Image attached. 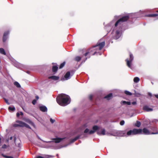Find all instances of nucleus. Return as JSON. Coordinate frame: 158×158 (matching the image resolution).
I'll return each mask as SVG.
<instances>
[{
	"label": "nucleus",
	"instance_id": "2",
	"mask_svg": "<svg viewBox=\"0 0 158 158\" xmlns=\"http://www.w3.org/2000/svg\"><path fill=\"white\" fill-rule=\"evenodd\" d=\"M130 17L128 15L122 16L115 23L114 26L116 27L118 25H121L122 23L127 21L129 19Z\"/></svg>",
	"mask_w": 158,
	"mask_h": 158
},
{
	"label": "nucleus",
	"instance_id": "3",
	"mask_svg": "<svg viewBox=\"0 0 158 158\" xmlns=\"http://www.w3.org/2000/svg\"><path fill=\"white\" fill-rule=\"evenodd\" d=\"M105 45V41H103L101 43L98 42L97 43L96 45L95 46H93V47H95V48L96 49L95 50L97 51V53H98L104 47Z\"/></svg>",
	"mask_w": 158,
	"mask_h": 158
},
{
	"label": "nucleus",
	"instance_id": "50",
	"mask_svg": "<svg viewBox=\"0 0 158 158\" xmlns=\"http://www.w3.org/2000/svg\"><path fill=\"white\" fill-rule=\"evenodd\" d=\"M20 114L21 115H22V116H23V112H20Z\"/></svg>",
	"mask_w": 158,
	"mask_h": 158
},
{
	"label": "nucleus",
	"instance_id": "44",
	"mask_svg": "<svg viewBox=\"0 0 158 158\" xmlns=\"http://www.w3.org/2000/svg\"><path fill=\"white\" fill-rule=\"evenodd\" d=\"M5 101L6 102L8 105H9L10 104V103L8 101V100L6 99H5Z\"/></svg>",
	"mask_w": 158,
	"mask_h": 158
},
{
	"label": "nucleus",
	"instance_id": "34",
	"mask_svg": "<svg viewBox=\"0 0 158 158\" xmlns=\"http://www.w3.org/2000/svg\"><path fill=\"white\" fill-rule=\"evenodd\" d=\"M80 137V136H77L76 137H75L73 139H74V141H76L78 139H79Z\"/></svg>",
	"mask_w": 158,
	"mask_h": 158
},
{
	"label": "nucleus",
	"instance_id": "57",
	"mask_svg": "<svg viewBox=\"0 0 158 158\" xmlns=\"http://www.w3.org/2000/svg\"><path fill=\"white\" fill-rule=\"evenodd\" d=\"M1 138L0 137V143H1Z\"/></svg>",
	"mask_w": 158,
	"mask_h": 158
},
{
	"label": "nucleus",
	"instance_id": "40",
	"mask_svg": "<svg viewBox=\"0 0 158 158\" xmlns=\"http://www.w3.org/2000/svg\"><path fill=\"white\" fill-rule=\"evenodd\" d=\"M89 129H88L86 128L84 131V132L85 133H87V132H89Z\"/></svg>",
	"mask_w": 158,
	"mask_h": 158
},
{
	"label": "nucleus",
	"instance_id": "14",
	"mask_svg": "<svg viewBox=\"0 0 158 158\" xmlns=\"http://www.w3.org/2000/svg\"><path fill=\"white\" fill-rule=\"evenodd\" d=\"M40 110L43 112H45L47 110V108L44 106H40Z\"/></svg>",
	"mask_w": 158,
	"mask_h": 158
},
{
	"label": "nucleus",
	"instance_id": "19",
	"mask_svg": "<svg viewBox=\"0 0 158 158\" xmlns=\"http://www.w3.org/2000/svg\"><path fill=\"white\" fill-rule=\"evenodd\" d=\"M81 57L79 56H76L75 58V60L77 62H79L81 59Z\"/></svg>",
	"mask_w": 158,
	"mask_h": 158
},
{
	"label": "nucleus",
	"instance_id": "55",
	"mask_svg": "<svg viewBox=\"0 0 158 158\" xmlns=\"http://www.w3.org/2000/svg\"><path fill=\"white\" fill-rule=\"evenodd\" d=\"M16 139V137H14V140H15V141Z\"/></svg>",
	"mask_w": 158,
	"mask_h": 158
},
{
	"label": "nucleus",
	"instance_id": "1",
	"mask_svg": "<svg viewBox=\"0 0 158 158\" xmlns=\"http://www.w3.org/2000/svg\"><path fill=\"white\" fill-rule=\"evenodd\" d=\"M70 99V97L68 95L64 94L59 95L56 97V100L57 103L60 106H64L68 104V102Z\"/></svg>",
	"mask_w": 158,
	"mask_h": 158
},
{
	"label": "nucleus",
	"instance_id": "54",
	"mask_svg": "<svg viewBox=\"0 0 158 158\" xmlns=\"http://www.w3.org/2000/svg\"><path fill=\"white\" fill-rule=\"evenodd\" d=\"M148 94L150 96H152V94H150V93H149Z\"/></svg>",
	"mask_w": 158,
	"mask_h": 158
},
{
	"label": "nucleus",
	"instance_id": "32",
	"mask_svg": "<svg viewBox=\"0 0 158 158\" xmlns=\"http://www.w3.org/2000/svg\"><path fill=\"white\" fill-rule=\"evenodd\" d=\"M8 110H10L14 111L15 110V108L14 107H11L9 106L8 108Z\"/></svg>",
	"mask_w": 158,
	"mask_h": 158
},
{
	"label": "nucleus",
	"instance_id": "5",
	"mask_svg": "<svg viewBox=\"0 0 158 158\" xmlns=\"http://www.w3.org/2000/svg\"><path fill=\"white\" fill-rule=\"evenodd\" d=\"M142 130L143 134L145 135H148L150 134H158V131L156 130L155 132H152L150 133V131L146 128H144Z\"/></svg>",
	"mask_w": 158,
	"mask_h": 158
},
{
	"label": "nucleus",
	"instance_id": "48",
	"mask_svg": "<svg viewBox=\"0 0 158 158\" xmlns=\"http://www.w3.org/2000/svg\"><path fill=\"white\" fill-rule=\"evenodd\" d=\"M36 158H44V157H43L41 156H37L36 157Z\"/></svg>",
	"mask_w": 158,
	"mask_h": 158
},
{
	"label": "nucleus",
	"instance_id": "4",
	"mask_svg": "<svg viewBox=\"0 0 158 158\" xmlns=\"http://www.w3.org/2000/svg\"><path fill=\"white\" fill-rule=\"evenodd\" d=\"M130 58L129 59H127L125 60L127 62V66L129 68H131L132 65V62L134 59V56L130 52L129 53Z\"/></svg>",
	"mask_w": 158,
	"mask_h": 158
},
{
	"label": "nucleus",
	"instance_id": "38",
	"mask_svg": "<svg viewBox=\"0 0 158 158\" xmlns=\"http://www.w3.org/2000/svg\"><path fill=\"white\" fill-rule=\"evenodd\" d=\"M36 100H35V99L33 100L32 101V103L34 105H35L36 104Z\"/></svg>",
	"mask_w": 158,
	"mask_h": 158
},
{
	"label": "nucleus",
	"instance_id": "60",
	"mask_svg": "<svg viewBox=\"0 0 158 158\" xmlns=\"http://www.w3.org/2000/svg\"><path fill=\"white\" fill-rule=\"evenodd\" d=\"M31 123H32V124H33V123H32V122H31Z\"/></svg>",
	"mask_w": 158,
	"mask_h": 158
},
{
	"label": "nucleus",
	"instance_id": "29",
	"mask_svg": "<svg viewBox=\"0 0 158 158\" xmlns=\"http://www.w3.org/2000/svg\"><path fill=\"white\" fill-rule=\"evenodd\" d=\"M123 103L124 104H126L127 105H130L131 104V103L130 102H127L126 101H122Z\"/></svg>",
	"mask_w": 158,
	"mask_h": 158
},
{
	"label": "nucleus",
	"instance_id": "23",
	"mask_svg": "<svg viewBox=\"0 0 158 158\" xmlns=\"http://www.w3.org/2000/svg\"><path fill=\"white\" fill-rule=\"evenodd\" d=\"M133 80L135 82L137 83L139 81L140 79L138 77H136L134 78Z\"/></svg>",
	"mask_w": 158,
	"mask_h": 158
},
{
	"label": "nucleus",
	"instance_id": "9",
	"mask_svg": "<svg viewBox=\"0 0 158 158\" xmlns=\"http://www.w3.org/2000/svg\"><path fill=\"white\" fill-rule=\"evenodd\" d=\"M9 34V31H6L4 32L3 37V42H6L7 39V36Z\"/></svg>",
	"mask_w": 158,
	"mask_h": 158
},
{
	"label": "nucleus",
	"instance_id": "16",
	"mask_svg": "<svg viewBox=\"0 0 158 158\" xmlns=\"http://www.w3.org/2000/svg\"><path fill=\"white\" fill-rule=\"evenodd\" d=\"M49 79H51L52 80H57L59 79V77L58 76H51L49 77H48Z\"/></svg>",
	"mask_w": 158,
	"mask_h": 158
},
{
	"label": "nucleus",
	"instance_id": "6",
	"mask_svg": "<svg viewBox=\"0 0 158 158\" xmlns=\"http://www.w3.org/2000/svg\"><path fill=\"white\" fill-rule=\"evenodd\" d=\"M16 122L17 123H19V127H27V128H29V129H31V127L30 126L28 125L27 124H26V123L23 122L22 121H20L19 120H17L16 121Z\"/></svg>",
	"mask_w": 158,
	"mask_h": 158
},
{
	"label": "nucleus",
	"instance_id": "49",
	"mask_svg": "<svg viewBox=\"0 0 158 158\" xmlns=\"http://www.w3.org/2000/svg\"><path fill=\"white\" fill-rule=\"evenodd\" d=\"M75 141H74V139H72L71 140V143H73Z\"/></svg>",
	"mask_w": 158,
	"mask_h": 158
},
{
	"label": "nucleus",
	"instance_id": "7",
	"mask_svg": "<svg viewBox=\"0 0 158 158\" xmlns=\"http://www.w3.org/2000/svg\"><path fill=\"white\" fill-rule=\"evenodd\" d=\"M133 135H136L137 134H142V129H134L132 130Z\"/></svg>",
	"mask_w": 158,
	"mask_h": 158
},
{
	"label": "nucleus",
	"instance_id": "39",
	"mask_svg": "<svg viewBox=\"0 0 158 158\" xmlns=\"http://www.w3.org/2000/svg\"><path fill=\"white\" fill-rule=\"evenodd\" d=\"M94 131L93 130H91L89 132V134H92L94 133Z\"/></svg>",
	"mask_w": 158,
	"mask_h": 158
},
{
	"label": "nucleus",
	"instance_id": "21",
	"mask_svg": "<svg viewBox=\"0 0 158 158\" xmlns=\"http://www.w3.org/2000/svg\"><path fill=\"white\" fill-rule=\"evenodd\" d=\"M97 134L99 135H104L105 134V130L104 129H103L102 130L101 133H100L99 132H97Z\"/></svg>",
	"mask_w": 158,
	"mask_h": 158
},
{
	"label": "nucleus",
	"instance_id": "56",
	"mask_svg": "<svg viewBox=\"0 0 158 158\" xmlns=\"http://www.w3.org/2000/svg\"><path fill=\"white\" fill-rule=\"evenodd\" d=\"M71 73H73V71H71Z\"/></svg>",
	"mask_w": 158,
	"mask_h": 158
},
{
	"label": "nucleus",
	"instance_id": "35",
	"mask_svg": "<svg viewBox=\"0 0 158 158\" xmlns=\"http://www.w3.org/2000/svg\"><path fill=\"white\" fill-rule=\"evenodd\" d=\"M80 137V136H77L76 137H75L73 139H74V141H76L78 139H79Z\"/></svg>",
	"mask_w": 158,
	"mask_h": 158
},
{
	"label": "nucleus",
	"instance_id": "22",
	"mask_svg": "<svg viewBox=\"0 0 158 158\" xmlns=\"http://www.w3.org/2000/svg\"><path fill=\"white\" fill-rule=\"evenodd\" d=\"M141 125L140 122L137 121L135 123V126L137 127H139Z\"/></svg>",
	"mask_w": 158,
	"mask_h": 158
},
{
	"label": "nucleus",
	"instance_id": "26",
	"mask_svg": "<svg viewBox=\"0 0 158 158\" xmlns=\"http://www.w3.org/2000/svg\"><path fill=\"white\" fill-rule=\"evenodd\" d=\"M14 84L18 88H20L21 87L20 85L17 81L15 82L14 83Z\"/></svg>",
	"mask_w": 158,
	"mask_h": 158
},
{
	"label": "nucleus",
	"instance_id": "31",
	"mask_svg": "<svg viewBox=\"0 0 158 158\" xmlns=\"http://www.w3.org/2000/svg\"><path fill=\"white\" fill-rule=\"evenodd\" d=\"M125 94L127 95H131L132 94V93L127 91H125Z\"/></svg>",
	"mask_w": 158,
	"mask_h": 158
},
{
	"label": "nucleus",
	"instance_id": "33",
	"mask_svg": "<svg viewBox=\"0 0 158 158\" xmlns=\"http://www.w3.org/2000/svg\"><path fill=\"white\" fill-rule=\"evenodd\" d=\"M131 134L133 135L132 130H130L128 131L127 133V135H130Z\"/></svg>",
	"mask_w": 158,
	"mask_h": 158
},
{
	"label": "nucleus",
	"instance_id": "53",
	"mask_svg": "<svg viewBox=\"0 0 158 158\" xmlns=\"http://www.w3.org/2000/svg\"><path fill=\"white\" fill-rule=\"evenodd\" d=\"M13 139V137L12 136H11L10 137V140H12Z\"/></svg>",
	"mask_w": 158,
	"mask_h": 158
},
{
	"label": "nucleus",
	"instance_id": "13",
	"mask_svg": "<svg viewBox=\"0 0 158 158\" xmlns=\"http://www.w3.org/2000/svg\"><path fill=\"white\" fill-rule=\"evenodd\" d=\"M64 139V138H54L53 139V140H55V143H60Z\"/></svg>",
	"mask_w": 158,
	"mask_h": 158
},
{
	"label": "nucleus",
	"instance_id": "51",
	"mask_svg": "<svg viewBox=\"0 0 158 158\" xmlns=\"http://www.w3.org/2000/svg\"><path fill=\"white\" fill-rule=\"evenodd\" d=\"M35 98L36 99V100H38L39 99V97H38V96H36L35 97Z\"/></svg>",
	"mask_w": 158,
	"mask_h": 158
},
{
	"label": "nucleus",
	"instance_id": "24",
	"mask_svg": "<svg viewBox=\"0 0 158 158\" xmlns=\"http://www.w3.org/2000/svg\"><path fill=\"white\" fill-rule=\"evenodd\" d=\"M120 37V33L118 31H116V39H118Z\"/></svg>",
	"mask_w": 158,
	"mask_h": 158
},
{
	"label": "nucleus",
	"instance_id": "47",
	"mask_svg": "<svg viewBox=\"0 0 158 158\" xmlns=\"http://www.w3.org/2000/svg\"><path fill=\"white\" fill-rule=\"evenodd\" d=\"M20 114L18 112L16 114V116H17V117H19V115H20Z\"/></svg>",
	"mask_w": 158,
	"mask_h": 158
},
{
	"label": "nucleus",
	"instance_id": "15",
	"mask_svg": "<svg viewBox=\"0 0 158 158\" xmlns=\"http://www.w3.org/2000/svg\"><path fill=\"white\" fill-rule=\"evenodd\" d=\"M113 96L112 93H110L104 97V98L106 99L107 100H109L111 99Z\"/></svg>",
	"mask_w": 158,
	"mask_h": 158
},
{
	"label": "nucleus",
	"instance_id": "58",
	"mask_svg": "<svg viewBox=\"0 0 158 158\" xmlns=\"http://www.w3.org/2000/svg\"><path fill=\"white\" fill-rule=\"evenodd\" d=\"M46 142V143H49V142Z\"/></svg>",
	"mask_w": 158,
	"mask_h": 158
},
{
	"label": "nucleus",
	"instance_id": "30",
	"mask_svg": "<svg viewBox=\"0 0 158 158\" xmlns=\"http://www.w3.org/2000/svg\"><path fill=\"white\" fill-rule=\"evenodd\" d=\"M2 156L6 158H13V157L12 156H7L4 155L3 154H2Z\"/></svg>",
	"mask_w": 158,
	"mask_h": 158
},
{
	"label": "nucleus",
	"instance_id": "20",
	"mask_svg": "<svg viewBox=\"0 0 158 158\" xmlns=\"http://www.w3.org/2000/svg\"><path fill=\"white\" fill-rule=\"evenodd\" d=\"M0 53L4 55H6V53L3 48H0Z\"/></svg>",
	"mask_w": 158,
	"mask_h": 158
},
{
	"label": "nucleus",
	"instance_id": "12",
	"mask_svg": "<svg viewBox=\"0 0 158 158\" xmlns=\"http://www.w3.org/2000/svg\"><path fill=\"white\" fill-rule=\"evenodd\" d=\"M70 72H67L64 76V78H65L66 80H67L70 78Z\"/></svg>",
	"mask_w": 158,
	"mask_h": 158
},
{
	"label": "nucleus",
	"instance_id": "41",
	"mask_svg": "<svg viewBox=\"0 0 158 158\" xmlns=\"http://www.w3.org/2000/svg\"><path fill=\"white\" fill-rule=\"evenodd\" d=\"M93 96L92 95H90L89 96V99L91 101L93 99Z\"/></svg>",
	"mask_w": 158,
	"mask_h": 158
},
{
	"label": "nucleus",
	"instance_id": "11",
	"mask_svg": "<svg viewBox=\"0 0 158 158\" xmlns=\"http://www.w3.org/2000/svg\"><path fill=\"white\" fill-rule=\"evenodd\" d=\"M143 110L146 111H150L153 110V109L151 108H149V106H144L143 107Z\"/></svg>",
	"mask_w": 158,
	"mask_h": 158
},
{
	"label": "nucleus",
	"instance_id": "18",
	"mask_svg": "<svg viewBox=\"0 0 158 158\" xmlns=\"http://www.w3.org/2000/svg\"><path fill=\"white\" fill-rule=\"evenodd\" d=\"M58 67L56 66H53L52 68V71L53 72H56L57 71Z\"/></svg>",
	"mask_w": 158,
	"mask_h": 158
},
{
	"label": "nucleus",
	"instance_id": "43",
	"mask_svg": "<svg viewBox=\"0 0 158 158\" xmlns=\"http://www.w3.org/2000/svg\"><path fill=\"white\" fill-rule=\"evenodd\" d=\"M7 145L6 144H4L2 145V148H7Z\"/></svg>",
	"mask_w": 158,
	"mask_h": 158
},
{
	"label": "nucleus",
	"instance_id": "27",
	"mask_svg": "<svg viewBox=\"0 0 158 158\" xmlns=\"http://www.w3.org/2000/svg\"><path fill=\"white\" fill-rule=\"evenodd\" d=\"M65 64V62H64L63 63H61L60 66H59V69H61L63 68V67L64 66Z\"/></svg>",
	"mask_w": 158,
	"mask_h": 158
},
{
	"label": "nucleus",
	"instance_id": "42",
	"mask_svg": "<svg viewBox=\"0 0 158 158\" xmlns=\"http://www.w3.org/2000/svg\"><path fill=\"white\" fill-rule=\"evenodd\" d=\"M50 121L52 123H53L55 121V120L51 118L50 119Z\"/></svg>",
	"mask_w": 158,
	"mask_h": 158
},
{
	"label": "nucleus",
	"instance_id": "52",
	"mask_svg": "<svg viewBox=\"0 0 158 158\" xmlns=\"http://www.w3.org/2000/svg\"><path fill=\"white\" fill-rule=\"evenodd\" d=\"M155 97L158 99V94L155 95Z\"/></svg>",
	"mask_w": 158,
	"mask_h": 158
},
{
	"label": "nucleus",
	"instance_id": "17",
	"mask_svg": "<svg viewBox=\"0 0 158 158\" xmlns=\"http://www.w3.org/2000/svg\"><path fill=\"white\" fill-rule=\"evenodd\" d=\"M158 16V14H149L147 15L146 16L148 17H155Z\"/></svg>",
	"mask_w": 158,
	"mask_h": 158
},
{
	"label": "nucleus",
	"instance_id": "8",
	"mask_svg": "<svg viewBox=\"0 0 158 158\" xmlns=\"http://www.w3.org/2000/svg\"><path fill=\"white\" fill-rule=\"evenodd\" d=\"M95 47L93 46L92 47L88 49L92 54V55H94L97 53V51L95 50L96 49L95 48Z\"/></svg>",
	"mask_w": 158,
	"mask_h": 158
},
{
	"label": "nucleus",
	"instance_id": "45",
	"mask_svg": "<svg viewBox=\"0 0 158 158\" xmlns=\"http://www.w3.org/2000/svg\"><path fill=\"white\" fill-rule=\"evenodd\" d=\"M47 156L48 158L53 157H54V156H51V155H47Z\"/></svg>",
	"mask_w": 158,
	"mask_h": 158
},
{
	"label": "nucleus",
	"instance_id": "59",
	"mask_svg": "<svg viewBox=\"0 0 158 158\" xmlns=\"http://www.w3.org/2000/svg\"><path fill=\"white\" fill-rule=\"evenodd\" d=\"M156 12H158V10H157V11H156Z\"/></svg>",
	"mask_w": 158,
	"mask_h": 158
},
{
	"label": "nucleus",
	"instance_id": "36",
	"mask_svg": "<svg viewBox=\"0 0 158 158\" xmlns=\"http://www.w3.org/2000/svg\"><path fill=\"white\" fill-rule=\"evenodd\" d=\"M124 120H122L120 122V124L121 125H123L124 124Z\"/></svg>",
	"mask_w": 158,
	"mask_h": 158
},
{
	"label": "nucleus",
	"instance_id": "28",
	"mask_svg": "<svg viewBox=\"0 0 158 158\" xmlns=\"http://www.w3.org/2000/svg\"><path fill=\"white\" fill-rule=\"evenodd\" d=\"M134 94L135 96L137 97H139L141 96V94L140 93H137L135 91Z\"/></svg>",
	"mask_w": 158,
	"mask_h": 158
},
{
	"label": "nucleus",
	"instance_id": "10",
	"mask_svg": "<svg viewBox=\"0 0 158 158\" xmlns=\"http://www.w3.org/2000/svg\"><path fill=\"white\" fill-rule=\"evenodd\" d=\"M84 55L85 56V60H86L87 59L89 58L90 57L91 55H92V54L89 51L87 50L86 51V52L84 54Z\"/></svg>",
	"mask_w": 158,
	"mask_h": 158
},
{
	"label": "nucleus",
	"instance_id": "25",
	"mask_svg": "<svg viewBox=\"0 0 158 158\" xmlns=\"http://www.w3.org/2000/svg\"><path fill=\"white\" fill-rule=\"evenodd\" d=\"M93 130L94 132H95L97 130L99 129L98 127L97 126H94L93 127Z\"/></svg>",
	"mask_w": 158,
	"mask_h": 158
},
{
	"label": "nucleus",
	"instance_id": "46",
	"mask_svg": "<svg viewBox=\"0 0 158 158\" xmlns=\"http://www.w3.org/2000/svg\"><path fill=\"white\" fill-rule=\"evenodd\" d=\"M137 104L136 102V101L133 102H132V104L133 105H136Z\"/></svg>",
	"mask_w": 158,
	"mask_h": 158
},
{
	"label": "nucleus",
	"instance_id": "37",
	"mask_svg": "<svg viewBox=\"0 0 158 158\" xmlns=\"http://www.w3.org/2000/svg\"><path fill=\"white\" fill-rule=\"evenodd\" d=\"M13 126L14 127H19V124H15L13 125Z\"/></svg>",
	"mask_w": 158,
	"mask_h": 158
}]
</instances>
